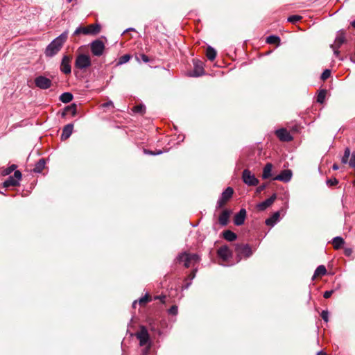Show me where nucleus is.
I'll list each match as a JSON object with an SVG mask.
<instances>
[{
    "label": "nucleus",
    "instance_id": "f257e3e1",
    "mask_svg": "<svg viewBox=\"0 0 355 355\" xmlns=\"http://www.w3.org/2000/svg\"><path fill=\"white\" fill-rule=\"evenodd\" d=\"M68 33V31H64L46 47L44 53L46 57L52 58L60 51L67 40Z\"/></svg>",
    "mask_w": 355,
    "mask_h": 355
},
{
    "label": "nucleus",
    "instance_id": "f03ea898",
    "mask_svg": "<svg viewBox=\"0 0 355 355\" xmlns=\"http://www.w3.org/2000/svg\"><path fill=\"white\" fill-rule=\"evenodd\" d=\"M200 257L197 254H191L187 252H182L180 254L176 261L178 263H183L186 268L190 267L200 261Z\"/></svg>",
    "mask_w": 355,
    "mask_h": 355
},
{
    "label": "nucleus",
    "instance_id": "7ed1b4c3",
    "mask_svg": "<svg viewBox=\"0 0 355 355\" xmlns=\"http://www.w3.org/2000/svg\"><path fill=\"white\" fill-rule=\"evenodd\" d=\"M345 32L341 30L338 32L334 44L330 45V47L334 50V55L341 60H343V58L339 56L340 51H338V49L345 42Z\"/></svg>",
    "mask_w": 355,
    "mask_h": 355
},
{
    "label": "nucleus",
    "instance_id": "20e7f679",
    "mask_svg": "<svg viewBox=\"0 0 355 355\" xmlns=\"http://www.w3.org/2000/svg\"><path fill=\"white\" fill-rule=\"evenodd\" d=\"M135 336L139 340L140 346L153 344L148 329L144 325L140 326L139 331L135 334Z\"/></svg>",
    "mask_w": 355,
    "mask_h": 355
},
{
    "label": "nucleus",
    "instance_id": "39448f33",
    "mask_svg": "<svg viewBox=\"0 0 355 355\" xmlns=\"http://www.w3.org/2000/svg\"><path fill=\"white\" fill-rule=\"evenodd\" d=\"M92 65L91 58L88 55L79 54L75 60L76 68L83 70L89 67Z\"/></svg>",
    "mask_w": 355,
    "mask_h": 355
},
{
    "label": "nucleus",
    "instance_id": "423d86ee",
    "mask_svg": "<svg viewBox=\"0 0 355 355\" xmlns=\"http://www.w3.org/2000/svg\"><path fill=\"white\" fill-rule=\"evenodd\" d=\"M21 178H22L21 173L19 171L16 170V171H15L13 175L9 176L7 178V180H6L3 182V187L5 188H8L11 186H12V187L19 186V180L21 179Z\"/></svg>",
    "mask_w": 355,
    "mask_h": 355
},
{
    "label": "nucleus",
    "instance_id": "0eeeda50",
    "mask_svg": "<svg viewBox=\"0 0 355 355\" xmlns=\"http://www.w3.org/2000/svg\"><path fill=\"white\" fill-rule=\"evenodd\" d=\"M205 74L204 63L197 59L193 60V69L188 72L190 77H199Z\"/></svg>",
    "mask_w": 355,
    "mask_h": 355
},
{
    "label": "nucleus",
    "instance_id": "6e6552de",
    "mask_svg": "<svg viewBox=\"0 0 355 355\" xmlns=\"http://www.w3.org/2000/svg\"><path fill=\"white\" fill-rule=\"evenodd\" d=\"M242 180L248 186H257L259 184V180L249 169H244L243 171Z\"/></svg>",
    "mask_w": 355,
    "mask_h": 355
},
{
    "label": "nucleus",
    "instance_id": "1a4fd4ad",
    "mask_svg": "<svg viewBox=\"0 0 355 355\" xmlns=\"http://www.w3.org/2000/svg\"><path fill=\"white\" fill-rule=\"evenodd\" d=\"M71 60L72 56L70 55H64L60 66V70L64 74H70L71 73Z\"/></svg>",
    "mask_w": 355,
    "mask_h": 355
},
{
    "label": "nucleus",
    "instance_id": "9d476101",
    "mask_svg": "<svg viewBox=\"0 0 355 355\" xmlns=\"http://www.w3.org/2000/svg\"><path fill=\"white\" fill-rule=\"evenodd\" d=\"M91 51L95 56H101L105 50V44L101 40H96L90 44Z\"/></svg>",
    "mask_w": 355,
    "mask_h": 355
},
{
    "label": "nucleus",
    "instance_id": "9b49d317",
    "mask_svg": "<svg viewBox=\"0 0 355 355\" xmlns=\"http://www.w3.org/2000/svg\"><path fill=\"white\" fill-rule=\"evenodd\" d=\"M35 85L41 89H47L52 85V80L44 76H38L35 80Z\"/></svg>",
    "mask_w": 355,
    "mask_h": 355
},
{
    "label": "nucleus",
    "instance_id": "f8f14e48",
    "mask_svg": "<svg viewBox=\"0 0 355 355\" xmlns=\"http://www.w3.org/2000/svg\"><path fill=\"white\" fill-rule=\"evenodd\" d=\"M222 193L218 197L215 216L217 217V221L214 224L215 230H219L222 227Z\"/></svg>",
    "mask_w": 355,
    "mask_h": 355
},
{
    "label": "nucleus",
    "instance_id": "ddd939ff",
    "mask_svg": "<svg viewBox=\"0 0 355 355\" xmlns=\"http://www.w3.org/2000/svg\"><path fill=\"white\" fill-rule=\"evenodd\" d=\"M235 250L239 255H243L245 257H249L252 254V248L248 244L237 245Z\"/></svg>",
    "mask_w": 355,
    "mask_h": 355
},
{
    "label": "nucleus",
    "instance_id": "4468645a",
    "mask_svg": "<svg viewBox=\"0 0 355 355\" xmlns=\"http://www.w3.org/2000/svg\"><path fill=\"white\" fill-rule=\"evenodd\" d=\"M275 135L278 139L282 141H291L293 140V137L286 128H280L275 131Z\"/></svg>",
    "mask_w": 355,
    "mask_h": 355
},
{
    "label": "nucleus",
    "instance_id": "2eb2a0df",
    "mask_svg": "<svg viewBox=\"0 0 355 355\" xmlns=\"http://www.w3.org/2000/svg\"><path fill=\"white\" fill-rule=\"evenodd\" d=\"M246 218V210L244 208H242L239 210L238 213H236L233 218L234 224L236 226L242 225Z\"/></svg>",
    "mask_w": 355,
    "mask_h": 355
},
{
    "label": "nucleus",
    "instance_id": "dca6fc26",
    "mask_svg": "<svg viewBox=\"0 0 355 355\" xmlns=\"http://www.w3.org/2000/svg\"><path fill=\"white\" fill-rule=\"evenodd\" d=\"M292 171L289 169L283 170L281 173L273 178L274 180H279L283 182H288L292 178Z\"/></svg>",
    "mask_w": 355,
    "mask_h": 355
},
{
    "label": "nucleus",
    "instance_id": "f3484780",
    "mask_svg": "<svg viewBox=\"0 0 355 355\" xmlns=\"http://www.w3.org/2000/svg\"><path fill=\"white\" fill-rule=\"evenodd\" d=\"M277 198V195L275 193L272 194L270 198L266 199V200L259 203L257 205V208L259 211H264L268 207L272 205V204L275 202Z\"/></svg>",
    "mask_w": 355,
    "mask_h": 355
},
{
    "label": "nucleus",
    "instance_id": "a211bd4d",
    "mask_svg": "<svg viewBox=\"0 0 355 355\" xmlns=\"http://www.w3.org/2000/svg\"><path fill=\"white\" fill-rule=\"evenodd\" d=\"M73 123H68L67 125H64L62 129V132L61 135V140L64 141L70 137L73 132Z\"/></svg>",
    "mask_w": 355,
    "mask_h": 355
},
{
    "label": "nucleus",
    "instance_id": "6ab92c4d",
    "mask_svg": "<svg viewBox=\"0 0 355 355\" xmlns=\"http://www.w3.org/2000/svg\"><path fill=\"white\" fill-rule=\"evenodd\" d=\"M77 113V105L75 103H72L67 106L63 110L62 115V116H66L68 114H71L73 116H76Z\"/></svg>",
    "mask_w": 355,
    "mask_h": 355
},
{
    "label": "nucleus",
    "instance_id": "aec40b11",
    "mask_svg": "<svg viewBox=\"0 0 355 355\" xmlns=\"http://www.w3.org/2000/svg\"><path fill=\"white\" fill-rule=\"evenodd\" d=\"M279 211H276L270 218H267L265 223L268 226H274L279 221Z\"/></svg>",
    "mask_w": 355,
    "mask_h": 355
},
{
    "label": "nucleus",
    "instance_id": "412c9836",
    "mask_svg": "<svg viewBox=\"0 0 355 355\" xmlns=\"http://www.w3.org/2000/svg\"><path fill=\"white\" fill-rule=\"evenodd\" d=\"M272 164L271 163H267L263 170L262 178L268 179L272 176Z\"/></svg>",
    "mask_w": 355,
    "mask_h": 355
},
{
    "label": "nucleus",
    "instance_id": "4be33fe9",
    "mask_svg": "<svg viewBox=\"0 0 355 355\" xmlns=\"http://www.w3.org/2000/svg\"><path fill=\"white\" fill-rule=\"evenodd\" d=\"M216 55H217V52L215 50V49H214L211 46H208L207 47L206 56L209 60H210V61L214 60L216 57Z\"/></svg>",
    "mask_w": 355,
    "mask_h": 355
},
{
    "label": "nucleus",
    "instance_id": "5701e85b",
    "mask_svg": "<svg viewBox=\"0 0 355 355\" xmlns=\"http://www.w3.org/2000/svg\"><path fill=\"white\" fill-rule=\"evenodd\" d=\"M237 235L231 230L223 231V239L228 241H234L236 239Z\"/></svg>",
    "mask_w": 355,
    "mask_h": 355
},
{
    "label": "nucleus",
    "instance_id": "b1692460",
    "mask_svg": "<svg viewBox=\"0 0 355 355\" xmlns=\"http://www.w3.org/2000/svg\"><path fill=\"white\" fill-rule=\"evenodd\" d=\"M45 159L42 158L40 159L35 165L33 168V171L37 173H40L45 166Z\"/></svg>",
    "mask_w": 355,
    "mask_h": 355
},
{
    "label": "nucleus",
    "instance_id": "393cba45",
    "mask_svg": "<svg viewBox=\"0 0 355 355\" xmlns=\"http://www.w3.org/2000/svg\"><path fill=\"white\" fill-rule=\"evenodd\" d=\"M73 96L71 93L64 92L60 96L59 99L61 102L64 103H68L73 100Z\"/></svg>",
    "mask_w": 355,
    "mask_h": 355
},
{
    "label": "nucleus",
    "instance_id": "a878e982",
    "mask_svg": "<svg viewBox=\"0 0 355 355\" xmlns=\"http://www.w3.org/2000/svg\"><path fill=\"white\" fill-rule=\"evenodd\" d=\"M327 273V270L324 266L320 265L315 269L312 279H314L317 276H323Z\"/></svg>",
    "mask_w": 355,
    "mask_h": 355
},
{
    "label": "nucleus",
    "instance_id": "bb28decb",
    "mask_svg": "<svg viewBox=\"0 0 355 355\" xmlns=\"http://www.w3.org/2000/svg\"><path fill=\"white\" fill-rule=\"evenodd\" d=\"M233 193L234 189L230 187L223 191V205L232 198Z\"/></svg>",
    "mask_w": 355,
    "mask_h": 355
},
{
    "label": "nucleus",
    "instance_id": "cd10ccee",
    "mask_svg": "<svg viewBox=\"0 0 355 355\" xmlns=\"http://www.w3.org/2000/svg\"><path fill=\"white\" fill-rule=\"evenodd\" d=\"M89 35H96L101 31V26L98 24H90L87 26Z\"/></svg>",
    "mask_w": 355,
    "mask_h": 355
},
{
    "label": "nucleus",
    "instance_id": "c85d7f7f",
    "mask_svg": "<svg viewBox=\"0 0 355 355\" xmlns=\"http://www.w3.org/2000/svg\"><path fill=\"white\" fill-rule=\"evenodd\" d=\"M335 249H339L345 243L344 239L340 236H336L332 241Z\"/></svg>",
    "mask_w": 355,
    "mask_h": 355
},
{
    "label": "nucleus",
    "instance_id": "c756f323",
    "mask_svg": "<svg viewBox=\"0 0 355 355\" xmlns=\"http://www.w3.org/2000/svg\"><path fill=\"white\" fill-rule=\"evenodd\" d=\"M266 42L268 44H279L280 42V38L278 36H276L274 35H269L266 38Z\"/></svg>",
    "mask_w": 355,
    "mask_h": 355
},
{
    "label": "nucleus",
    "instance_id": "7c9ffc66",
    "mask_svg": "<svg viewBox=\"0 0 355 355\" xmlns=\"http://www.w3.org/2000/svg\"><path fill=\"white\" fill-rule=\"evenodd\" d=\"M81 33L84 34V35H89V32L87 26V27H83V26L78 27L73 32V35H79Z\"/></svg>",
    "mask_w": 355,
    "mask_h": 355
},
{
    "label": "nucleus",
    "instance_id": "2f4dec72",
    "mask_svg": "<svg viewBox=\"0 0 355 355\" xmlns=\"http://www.w3.org/2000/svg\"><path fill=\"white\" fill-rule=\"evenodd\" d=\"M351 155L350 149L349 148H346L345 149L344 155L341 158V162L343 164L349 163V157Z\"/></svg>",
    "mask_w": 355,
    "mask_h": 355
},
{
    "label": "nucleus",
    "instance_id": "473e14b6",
    "mask_svg": "<svg viewBox=\"0 0 355 355\" xmlns=\"http://www.w3.org/2000/svg\"><path fill=\"white\" fill-rule=\"evenodd\" d=\"M131 58V56L129 54H125L121 56L118 60L116 65H121L126 62H128Z\"/></svg>",
    "mask_w": 355,
    "mask_h": 355
},
{
    "label": "nucleus",
    "instance_id": "72a5a7b5",
    "mask_svg": "<svg viewBox=\"0 0 355 355\" xmlns=\"http://www.w3.org/2000/svg\"><path fill=\"white\" fill-rule=\"evenodd\" d=\"M16 168H17V166L15 164H12L8 168L3 170L1 172V174H2V175H8L13 171H15Z\"/></svg>",
    "mask_w": 355,
    "mask_h": 355
},
{
    "label": "nucleus",
    "instance_id": "f704fd0d",
    "mask_svg": "<svg viewBox=\"0 0 355 355\" xmlns=\"http://www.w3.org/2000/svg\"><path fill=\"white\" fill-rule=\"evenodd\" d=\"M168 315L176 316L178 313V307L177 305H173L169 309L167 310Z\"/></svg>",
    "mask_w": 355,
    "mask_h": 355
},
{
    "label": "nucleus",
    "instance_id": "c9c22d12",
    "mask_svg": "<svg viewBox=\"0 0 355 355\" xmlns=\"http://www.w3.org/2000/svg\"><path fill=\"white\" fill-rule=\"evenodd\" d=\"M146 110V107L144 105H137L133 107V111L135 113L144 114Z\"/></svg>",
    "mask_w": 355,
    "mask_h": 355
},
{
    "label": "nucleus",
    "instance_id": "e433bc0d",
    "mask_svg": "<svg viewBox=\"0 0 355 355\" xmlns=\"http://www.w3.org/2000/svg\"><path fill=\"white\" fill-rule=\"evenodd\" d=\"M136 60L139 62H144L145 63H147L149 62V58L145 55V54H139V55H136Z\"/></svg>",
    "mask_w": 355,
    "mask_h": 355
},
{
    "label": "nucleus",
    "instance_id": "4c0bfd02",
    "mask_svg": "<svg viewBox=\"0 0 355 355\" xmlns=\"http://www.w3.org/2000/svg\"><path fill=\"white\" fill-rule=\"evenodd\" d=\"M326 96V91L325 90H321L317 96V101L320 103H322L324 101Z\"/></svg>",
    "mask_w": 355,
    "mask_h": 355
},
{
    "label": "nucleus",
    "instance_id": "58836bf2",
    "mask_svg": "<svg viewBox=\"0 0 355 355\" xmlns=\"http://www.w3.org/2000/svg\"><path fill=\"white\" fill-rule=\"evenodd\" d=\"M151 300V297L148 294H146L145 296L141 297L139 300V304L141 305L145 304Z\"/></svg>",
    "mask_w": 355,
    "mask_h": 355
},
{
    "label": "nucleus",
    "instance_id": "ea45409f",
    "mask_svg": "<svg viewBox=\"0 0 355 355\" xmlns=\"http://www.w3.org/2000/svg\"><path fill=\"white\" fill-rule=\"evenodd\" d=\"M302 18L300 15H291L288 17V21L294 24L299 21Z\"/></svg>",
    "mask_w": 355,
    "mask_h": 355
},
{
    "label": "nucleus",
    "instance_id": "a19ab883",
    "mask_svg": "<svg viewBox=\"0 0 355 355\" xmlns=\"http://www.w3.org/2000/svg\"><path fill=\"white\" fill-rule=\"evenodd\" d=\"M230 214V213L227 209H223V227L227 224Z\"/></svg>",
    "mask_w": 355,
    "mask_h": 355
},
{
    "label": "nucleus",
    "instance_id": "79ce46f5",
    "mask_svg": "<svg viewBox=\"0 0 355 355\" xmlns=\"http://www.w3.org/2000/svg\"><path fill=\"white\" fill-rule=\"evenodd\" d=\"M152 345L153 344H148V345H146L145 346H144V348L142 349L141 355H148V354L150 353Z\"/></svg>",
    "mask_w": 355,
    "mask_h": 355
},
{
    "label": "nucleus",
    "instance_id": "37998d69",
    "mask_svg": "<svg viewBox=\"0 0 355 355\" xmlns=\"http://www.w3.org/2000/svg\"><path fill=\"white\" fill-rule=\"evenodd\" d=\"M331 76V71L329 69H325L322 75H321V79L323 80H327L329 76Z\"/></svg>",
    "mask_w": 355,
    "mask_h": 355
},
{
    "label": "nucleus",
    "instance_id": "c03bdc74",
    "mask_svg": "<svg viewBox=\"0 0 355 355\" xmlns=\"http://www.w3.org/2000/svg\"><path fill=\"white\" fill-rule=\"evenodd\" d=\"M223 262L226 259L227 257L230 254V250L226 245H223Z\"/></svg>",
    "mask_w": 355,
    "mask_h": 355
},
{
    "label": "nucleus",
    "instance_id": "a18cd8bd",
    "mask_svg": "<svg viewBox=\"0 0 355 355\" xmlns=\"http://www.w3.org/2000/svg\"><path fill=\"white\" fill-rule=\"evenodd\" d=\"M320 315L324 322H327L329 321V312L327 310H323Z\"/></svg>",
    "mask_w": 355,
    "mask_h": 355
},
{
    "label": "nucleus",
    "instance_id": "49530a36",
    "mask_svg": "<svg viewBox=\"0 0 355 355\" xmlns=\"http://www.w3.org/2000/svg\"><path fill=\"white\" fill-rule=\"evenodd\" d=\"M348 164L350 167L355 168V151L352 153Z\"/></svg>",
    "mask_w": 355,
    "mask_h": 355
},
{
    "label": "nucleus",
    "instance_id": "de8ad7c7",
    "mask_svg": "<svg viewBox=\"0 0 355 355\" xmlns=\"http://www.w3.org/2000/svg\"><path fill=\"white\" fill-rule=\"evenodd\" d=\"M338 181L336 178L328 179L327 180V184L329 187L336 186L338 184Z\"/></svg>",
    "mask_w": 355,
    "mask_h": 355
},
{
    "label": "nucleus",
    "instance_id": "09e8293b",
    "mask_svg": "<svg viewBox=\"0 0 355 355\" xmlns=\"http://www.w3.org/2000/svg\"><path fill=\"white\" fill-rule=\"evenodd\" d=\"M197 269L193 270L192 272L188 275L187 279L191 282L196 277Z\"/></svg>",
    "mask_w": 355,
    "mask_h": 355
},
{
    "label": "nucleus",
    "instance_id": "8fccbe9b",
    "mask_svg": "<svg viewBox=\"0 0 355 355\" xmlns=\"http://www.w3.org/2000/svg\"><path fill=\"white\" fill-rule=\"evenodd\" d=\"M215 244L217 245V250H216V252H217V254H218V257L219 258H222V246H218V242L216 241L215 243Z\"/></svg>",
    "mask_w": 355,
    "mask_h": 355
},
{
    "label": "nucleus",
    "instance_id": "3c124183",
    "mask_svg": "<svg viewBox=\"0 0 355 355\" xmlns=\"http://www.w3.org/2000/svg\"><path fill=\"white\" fill-rule=\"evenodd\" d=\"M333 293H334V291H332V290L326 291L323 294V297L326 299H328L332 295Z\"/></svg>",
    "mask_w": 355,
    "mask_h": 355
},
{
    "label": "nucleus",
    "instance_id": "603ef678",
    "mask_svg": "<svg viewBox=\"0 0 355 355\" xmlns=\"http://www.w3.org/2000/svg\"><path fill=\"white\" fill-rule=\"evenodd\" d=\"M267 187L266 184H262L261 185L259 186L257 189V192L260 193L262 191H263Z\"/></svg>",
    "mask_w": 355,
    "mask_h": 355
},
{
    "label": "nucleus",
    "instance_id": "864d4df0",
    "mask_svg": "<svg viewBox=\"0 0 355 355\" xmlns=\"http://www.w3.org/2000/svg\"><path fill=\"white\" fill-rule=\"evenodd\" d=\"M166 295H157L155 297V300H159L162 303H165Z\"/></svg>",
    "mask_w": 355,
    "mask_h": 355
},
{
    "label": "nucleus",
    "instance_id": "5fc2aeb1",
    "mask_svg": "<svg viewBox=\"0 0 355 355\" xmlns=\"http://www.w3.org/2000/svg\"><path fill=\"white\" fill-rule=\"evenodd\" d=\"M110 106H112L113 107V102L112 101H107L106 103H104L103 104V107H108Z\"/></svg>",
    "mask_w": 355,
    "mask_h": 355
},
{
    "label": "nucleus",
    "instance_id": "6e6d98bb",
    "mask_svg": "<svg viewBox=\"0 0 355 355\" xmlns=\"http://www.w3.org/2000/svg\"><path fill=\"white\" fill-rule=\"evenodd\" d=\"M144 153L146 155H155V151H152V150H147V149H144Z\"/></svg>",
    "mask_w": 355,
    "mask_h": 355
},
{
    "label": "nucleus",
    "instance_id": "4d7b16f0",
    "mask_svg": "<svg viewBox=\"0 0 355 355\" xmlns=\"http://www.w3.org/2000/svg\"><path fill=\"white\" fill-rule=\"evenodd\" d=\"M191 284V282L186 283L184 285L182 286V289H188Z\"/></svg>",
    "mask_w": 355,
    "mask_h": 355
},
{
    "label": "nucleus",
    "instance_id": "13d9d810",
    "mask_svg": "<svg viewBox=\"0 0 355 355\" xmlns=\"http://www.w3.org/2000/svg\"><path fill=\"white\" fill-rule=\"evenodd\" d=\"M155 155H161L162 153V151L161 150L155 151Z\"/></svg>",
    "mask_w": 355,
    "mask_h": 355
},
{
    "label": "nucleus",
    "instance_id": "bf43d9fd",
    "mask_svg": "<svg viewBox=\"0 0 355 355\" xmlns=\"http://www.w3.org/2000/svg\"><path fill=\"white\" fill-rule=\"evenodd\" d=\"M332 168H333L334 170H338V166L337 164H334L333 165V166H332Z\"/></svg>",
    "mask_w": 355,
    "mask_h": 355
},
{
    "label": "nucleus",
    "instance_id": "052dcab7",
    "mask_svg": "<svg viewBox=\"0 0 355 355\" xmlns=\"http://www.w3.org/2000/svg\"><path fill=\"white\" fill-rule=\"evenodd\" d=\"M150 330L151 331H156L155 327L152 324H150Z\"/></svg>",
    "mask_w": 355,
    "mask_h": 355
},
{
    "label": "nucleus",
    "instance_id": "680f3d73",
    "mask_svg": "<svg viewBox=\"0 0 355 355\" xmlns=\"http://www.w3.org/2000/svg\"><path fill=\"white\" fill-rule=\"evenodd\" d=\"M317 355H327V354L324 352L320 351V352L317 353Z\"/></svg>",
    "mask_w": 355,
    "mask_h": 355
},
{
    "label": "nucleus",
    "instance_id": "e2e57ef3",
    "mask_svg": "<svg viewBox=\"0 0 355 355\" xmlns=\"http://www.w3.org/2000/svg\"><path fill=\"white\" fill-rule=\"evenodd\" d=\"M134 30H135V29H134L133 28H127V29L124 31V33H125V32H128V31H134Z\"/></svg>",
    "mask_w": 355,
    "mask_h": 355
},
{
    "label": "nucleus",
    "instance_id": "0e129e2a",
    "mask_svg": "<svg viewBox=\"0 0 355 355\" xmlns=\"http://www.w3.org/2000/svg\"><path fill=\"white\" fill-rule=\"evenodd\" d=\"M137 303V300H135V302H133V303H132V306H133L134 308H135V306H136Z\"/></svg>",
    "mask_w": 355,
    "mask_h": 355
},
{
    "label": "nucleus",
    "instance_id": "69168bd1",
    "mask_svg": "<svg viewBox=\"0 0 355 355\" xmlns=\"http://www.w3.org/2000/svg\"><path fill=\"white\" fill-rule=\"evenodd\" d=\"M351 24L355 28V19L351 23Z\"/></svg>",
    "mask_w": 355,
    "mask_h": 355
},
{
    "label": "nucleus",
    "instance_id": "338daca9",
    "mask_svg": "<svg viewBox=\"0 0 355 355\" xmlns=\"http://www.w3.org/2000/svg\"><path fill=\"white\" fill-rule=\"evenodd\" d=\"M72 1H73V0H67V1L68 3H70V2H71Z\"/></svg>",
    "mask_w": 355,
    "mask_h": 355
},
{
    "label": "nucleus",
    "instance_id": "774afa93",
    "mask_svg": "<svg viewBox=\"0 0 355 355\" xmlns=\"http://www.w3.org/2000/svg\"><path fill=\"white\" fill-rule=\"evenodd\" d=\"M0 193L5 195L4 191H0Z\"/></svg>",
    "mask_w": 355,
    "mask_h": 355
}]
</instances>
